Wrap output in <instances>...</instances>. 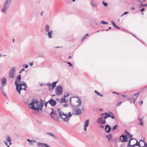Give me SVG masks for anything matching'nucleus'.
Wrapping results in <instances>:
<instances>
[{"instance_id": "nucleus-1", "label": "nucleus", "mask_w": 147, "mask_h": 147, "mask_svg": "<svg viewBox=\"0 0 147 147\" xmlns=\"http://www.w3.org/2000/svg\"><path fill=\"white\" fill-rule=\"evenodd\" d=\"M21 80V76L20 75L17 76L15 79V84L16 86V90L18 93L19 94H21V90H25L27 88L26 83L23 81L20 82V83H18V82Z\"/></svg>"}, {"instance_id": "nucleus-2", "label": "nucleus", "mask_w": 147, "mask_h": 147, "mask_svg": "<svg viewBox=\"0 0 147 147\" xmlns=\"http://www.w3.org/2000/svg\"><path fill=\"white\" fill-rule=\"evenodd\" d=\"M44 105V102L43 100H40L38 102L37 100L35 99L32 100L31 102L29 104V106L33 110L42 111Z\"/></svg>"}, {"instance_id": "nucleus-3", "label": "nucleus", "mask_w": 147, "mask_h": 147, "mask_svg": "<svg viewBox=\"0 0 147 147\" xmlns=\"http://www.w3.org/2000/svg\"><path fill=\"white\" fill-rule=\"evenodd\" d=\"M70 102L71 106L74 107H78L81 105L82 101L80 98L78 97L71 98Z\"/></svg>"}, {"instance_id": "nucleus-4", "label": "nucleus", "mask_w": 147, "mask_h": 147, "mask_svg": "<svg viewBox=\"0 0 147 147\" xmlns=\"http://www.w3.org/2000/svg\"><path fill=\"white\" fill-rule=\"evenodd\" d=\"M59 117L62 119L63 120L66 122H68L69 119L70 117L72 116L71 113L69 112L68 114L64 113L63 112L61 111L60 109H57Z\"/></svg>"}, {"instance_id": "nucleus-5", "label": "nucleus", "mask_w": 147, "mask_h": 147, "mask_svg": "<svg viewBox=\"0 0 147 147\" xmlns=\"http://www.w3.org/2000/svg\"><path fill=\"white\" fill-rule=\"evenodd\" d=\"M13 0H6L4 3L3 7L1 10V12L4 14H6L7 10L10 6Z\"/></svg>"}, {"instance_id": "nucleus-6", "label": "nucleus", "mask_w": 147, "mask_h": 147, "mask_svg": "<svg viewBox=\"0 0 147 147\" xmlns=\"http://www.w3.org/2000/svg\"><path fill=\"white\" fill-rule=\"evenodd\" d=\"M16 67H12L9 72V78L10 79L14 78L16 76Z\"/></svg>"}, {"instance_id": "nucleus-7", "label": "nucleus", "mask_w": 147, "mask_h": 147, "mask_svg": "<svg viewBox=\"0 0 147 147\" xmlns=\"http://www.w3.org/2000/svg\"><path fill=\"white\" fill-rule=\"evenodd\" d=\"M100 116L104 118L105 119H107L109 117L112 118L113 119H115L114 115L111 112H108L101 114H100Z\"/></svg>"}, {"instance_id": "nucleus-8", "label": "nucleus", "mask_w": 147, "mask_h": 147, "mask_svg": "<svg viewBox=\"0 0 147 147\" xmlns=\"http://www.w3.org/2000/svg\"><path fill=\"white\" fill-rule=\"evenodd\" d=\"M100 116L104 118L105 119H107L109 117L112 118L113 119H115L114 115L111 112H108L101 114H100Z\"/></svg>"}, {"instance_id": "nucleus-9", "label": "nucleus", "mask_w": 147, "mask_h": 147, "mask_svg": "<svg viewBox=\"0 0 147 147\" xmlns=\"http://www.w3.org/2000/svg\"><path fill=\"white\" fill-rule=\"evenodd\" d=\"M1 87H0V89L2 90L3 88L5 87L7 85V80L5 77H3L1 78Z\"/></svg>"}, {"instance_id": "nucleus-10", "label": "nucleus", "mask_w": 147, "mask_h": 147, "mask_svg": "<svg viewBox=\"0 0 147 147\" xmlns=\"http://www.w3.org/2000/svg\"><path fill=\"white\" fill-rule=\"evenodd\" d=\"M63 90L61 86L57 87L55 89V93L57 95L59 96L62 94Z\"/></svg>"}, {"instance_id": "nucleus-11", "label": "nucleus", "mask_w": 147, "mask_h": 147, "mask_svg": "<svg viewBox=\"0 0 147 147\" xmlns=\"http://www.w3.org/2000/svg\"><path fill=\"white\" fill-rule=\"evenodd\" d=\"M52 111L50 115L51 117L54 119L57 120L59 119L58 116L56 113L53 112V110L52 109Z\"/></svg>"}, {"instance_id": "nucleus-12", "label": "nucleus", "mask_w": 147, "mask_h": 147, "mask_svg": "<svg viewBox=\"0 0 147 147\" xmlns=\"http://www.w3.org/2000/svg\"><path fill=\"white\" fill-rule=\"evenodd\" d=\"M73 114L76 115H79L82 114L81 110L79 108L76 109L73 111Z\"/></svg>"}, {"instance_id": "nucleus-13", "label": "nucleus", "mask_w": 147, "mask_h": 147, "mask_svg": "<svg viewBox=\"0 0 147 147\" xmlns=\"http://www.w3.org/2000/svg\"><path fill=\"white\" fill-rule=\"evenodd\" d=\"M97 122L101 124H104L105 123V121L104 118H103L101 117H99L97 120Z\"/></svg>"}, {"instance_id": "nucleus-14", "label": "nucleus", "mask_w": 147, "mask_h": 147, "mask_svg": "<svg viewBox=\"0 0 147 147\" xmlns=\"http://www.w3.org/2000/svg\"><path fill=\"white\" fill-rule=\"evenodd\" d=\"M120 140L121 142H126L127 141V137L125 135H122L120 138Z\"/></svg>"}, {"instance_id": "nucleus-15", "label": "nucleus", "mask_w": 147, "mask_h": 147, "mask_svg": "<svg viewBox=\"0 0 147 147\" xmlns=\"http://www.w3.org/2000/svg\"><path fill=\"white\" fill-rule=\"evenodd\" d=\"M58 82V81H57L53 82L51 85L49 87V90L50 91L52 90L56 86V84Z\"/></svg>"}, {"instance_id": "nucleus-16", "label": "nucleus", "mask_w": 147, "mask_h": 147, "mask_svg": "<svg viewBox=\"0 0 147 147\" xmlns=\"http://www.w3.org/2000/svg\"><path fill=\"white\" fill-rule=\"evenodd\" d=\"M140 92H139L138 93H136L134 95L133 97H131L129 99L131 100L132 101L133 100H134V103H135V100L137 99L138 97L139 96V94Z\"/></svg>"}, {"instance_id": "nucleus-17", "label": "nucleus", "mask_w": 147, "mask_h": 147, "mask_svg": "<svg viewBox=\"0 0 147 147\" xmlns=\"http://www.w3.org/2000/svg\"><path fill=\"white\" fill-rule=\"evenodd\" d=\"M37 145L39 147H51L47 144L44 143H41L38 142H37Z\"/></svg>"}, {"instance_id": "nucleus-18", "label": "nucleus", "mask_w": 147, "mask_h": 147, "mask_svg": "<svg viewBox=\"0 0 147 147\" xmlns=\"http://www.w3.org/2000/svg\"><path fill=\"white\" fill-rule=\"evenodd\" d=\"M48 102L53 106H54L56 104V101L52 99L49 100Z\"/></svg>"}, {"instance_id": "nucleus-19", "label": "nucleus", "mask_w": 147, "mask_h": 147, "mask_svg": "<svg viewBox=\"0 0 147 147\" xmlns=\"http://www.w3.org/2000/svg\"><path fill=\"white\" fill-rule=\"evenodd\" d=\"M136 139H135L134 138H131V139L129 141V143H128L127 144V147H131V145H132V144H132V142H136Z\"/></svg>"}, {"instance_id": "nucleus-20", "label": "nucleus", "mask_w": 147, "mask_h": 147, "mask_svg": "<svg viewBox=\"0 0 147 147\" xmlns=\"http://www.w3.org/2000/svg\"><path fill=\"white\" fill-rule=\"evenodd\" d=\"M89 121V120H87L85 121L84 123V130L85 131H86L87 127L88 125Z\"/></svg>"}, {"instance_id": "nucleus-21", "label": "nucleus", "mask_w": 147, "mask_h": 147, "mask_svg": "<svg viewBox=\"0 0 147 147\" xmlns=\"http://www.w3.org/2000/svg\"><path fill=\"white\" fill-rule=\"evenodd\" d=\"M53 31L52 30H50V31L47 32V35L49 38H53Z\"/></svg>"}, {"instance_id": "nucleus-22", "label": "nucleus", "mask_w": 147, "mask_h": 147, "mask_svg": "<svg viewBox=\"0 0 147 147\" xmlns=\"http://www.w3.org/2000/svg\"><path fill=\"white\" fill-rule=\"evenodd\" d=\"M105 129L107 133H109L110 132L111 129V127L109 125H107L105 128Z\"/></svg>"}, {"instance_id": "nucleus-23", "label": "nucleus", "mask_w": 147, "mask_h": 147, "mask_svg": "<svg viewBox=\"0 0 147 147\" xmlns=\"http://www.w3.org/2000/svg\"><path fill=\"white\" fill-rule=\"evenodd\" d=\"M91 6L93 7L96 8L97 6V4L94 0H92L91 2Z\"/></svg>"}, {"instance_id": "nucleus-24", "label": "nucleus", "mask_w": 147, "mask_h": 147, "mask_svg": "<svg viewBox=\"0 0 147 147\" xmlns=\"http://www.w3.org/2000/svg\"><path fill=\"white\" fill-rule=\"evenodd\" d=\"M66 97V96L65 95L64 96V97L62 99H61L60 100V102L61 103H63L64 102H67L68 100H67L65 99V98Z\"/></svg>"}, {"instance_id": "nucleus-25", "label": "nucleus", "mask_w": 147, "mask_h": 147, "mask_svg": "<svg viewBox=\"0 0 147 147\" xmlns=\"http://www.w3.org/2000/svg\"><path fill=\"white\" fill-rule=\"evenodd\" d=\"M45 30L47 32H49L50 31V27L49 25L48 24H46V26L45 28Z\"/></svg>"}, {"instance_id": "nucleus-26", "label": "nucleus", "mask_w": 147, "mask_h": 147, "mask_svg": "<svg viewBox=\"0 0 147 147\" xmlns=\"http://www.w3.org/2000/svg\"><path fill=\"white\" fill-rule=\"evenodd\" d=\"M138 119L140 122V125L141 126H143L144 125V123L143 122V118H138Z\"/></svg>"}, {"instance_id": "nucleus-27", "label": "nucleus", "mask_w": 147, "mask_h": 147, "mask_svg": "<svg viewBox=\"0 0 147 147\" xmlns=\"http://www.w3.org/2000/svg\"><path fill=\"white\" fill-rule=\"evenodd\" d=\"M94 92L97 95L99 96H100L102 97L103 96V94L100 93L96 90H95Z\"/></svg>"}, {"instance_id": "nucleus-28", "label": "nucleus", "mask_w": 147, "mask_h": 147, "mask_svg": "<svg viewBox=\"0 0 147 147\" xmlns=\"http://www.w3.org/2000/svg\"><path fill=\"white\" fill-rule=\"evenodd\" d=\"M106 137L109 140L111 139V138H112V135L111 134H109L108 135H107L106 136Z\"/></svg>"}, {"instance_id": "nucleus-29", "label": "nucleus", "mask_w": 147, "mask_h": 147, "mask_svg": "<svg viewBox=\"0 0 147 147\" xmlns=\"http://www.w3.org/2000/svg\"><path fill=\"white\" fill-rule=\"evenodd\" d=\"M7 140L8 142H11V138L9 136H7Z\"/></svg>"}, {"instance_id": "nucleus-30", "label": "nucleus", "mask_w": 147, "mask_h": 147, "mask_svg": "<svg viewBox=\"0 0 147 147\" xmlns=\"http://www.w3.org/2000/svg\"><path fill=\"white\" fill-rule=\"evenodd\" d=\"M47 134L53 137L54 138L55 137V135H54L52 133H51L48 132L47 133Z\"/></svg>"}, {"instance_id": "nucleus-31", "label": "nucleus", "mask_w": 147, "mask_h": 147, "mask_svg": "<svg viewBox=\"0 0 147 147\" xmlns=\"http://www.w3.org/2000/svg\"><path fill=\"white\" fill-rule=\"evenodd\" d=\"M135 142L136 143L135 144L136 146H138L139 147H140L141 146L140 144V142L138 143V141L136 140Z\"/></svg>"}, {"instance_id": "nucleus-32", "label": "nucleus", "mask_w": 147, "mask_h": 147, "mask_svg": "<svg viewBox=\"0 0 147 147\" xmlns=\"http://www.w3.org/2000/svg\"><path fill=\"white\" fill-rule=\"evenodd\" d=\"M100 23L103 24H107L108 23L104 21H101L100 22Z\"/></svg>"}, {"instance_id": "nucleus-33", "label": "nucleus", "mask_w": 147, "mask_h": 147, "mask_svg": "<svg viewBox=\"0 0 147 147\" xmlns=\"http://www.w3.org/2000/svg\"><path fill=\"white\" fill-rule=\"evenodd\" d=\"M146 6H147V4H141L140 5V8L144 7H145Z\"/></svg>"}, {"instance_id": "nucleus-34", "label": "nucleus", "mask_w": 147, "mask_h": 147, "mask_svg": "<svg viewBox=\"0 0 147 147\" xmlns=\"http://www.w3.org/2000/svg\"><path fill=\"white\" fill-rule=\"evenodd\" d=\"M117 125H115L112 128V130L113 131L114 130L116 129L117 128Z\"/></svg>"}, {"instance_id": "nucleus-35", "label": "nucleus", "mask_w": 147, "mask_h": 147, "mask_svg": "<svg viewBox=\"0 0 147 147\" xmlns=\"http://www.w3.org/2000/svg\"><path fill=\"white\" fill-rule=\"evenodd\" d=\"M128 13H129V12L128 11L125 12L123 13V14H122V15H121V16L122 17L123 15L127 14H128Z\"/></svg>"}, {"instance_id": "nucleus-36", "label": "nucleus", "mask_w": 147, "mask_h": 147, "mask_svg": "<svg viewBox=\"0 0 147 147\" xmlns=\"http://www.w3.org/2000/svg\"><path fill=\"white\" fill-rule=\"evenodd\" d=\"M67 63L69 64V67H72V65L69 62H67Z\"/></svg>"}, {"instance_id": "nucleus-37", "label": "nucleus", "mask_w": 147, "mask_h": 147, "mask_svg": "<svg viewBox=\"0 0 147 147\" xmlns=\"http://www.w3.org/2000/svg\"><path fill=\"white\" fill-rule=\"evenodd\" d=\"M102 3L105 6H106L108 5V3H105V2H103Z\"/></svg>"}, {"instance_id": "nucleus-38", "label": "nucleus", "mask_w": 147, "mask_h": 147, "mask_svg": "<svg viewBox=\"0 0 147 147\" xmlns=\"http://www.w3.org/2000/svg\"><path fill=\"white\" fill-rule=\"evenodd\" d=\"M127 137L128 138H131L132 137V135L130 134H129L127 136Z\"/></svg>"}, {"instance_id": "nucleus-39", "label": "nucleus", "mask_w": 147, "mask_h": 147, "mask_svg": "<svg viewBox=\"0 0 147 147\" xmlns=\"http://www.w3.org/2000/svg\"><path fill=\"white\" fill-rule=\"evenodd\" d=\"M125 134L126 135H127V136L129 134V132H128V131L127 130H125Z\"/></svg>"}, {"instance_id": "nucleus-40", "label": "nucleus", "mask_w": 147, "mask_h": 147, "mask_svg": "<svg viewBox=\"0 0 147 147\" xmlns=\"http://www.w3.org/2000/svg\"><path fill=\"white\" fill-rule=\"evenodd\" d=\"M112 24L115 27L116 26V25L115 24V23L113 22H112Z\"/></svg>"}, {"instance_id": "nucleus-41", "label": "nucleus", "mask_w": 147, "mask_h": 147, "mask_svg": "<svg viewBox=\"0 0 147 147\" xmlns=\"http://www.w3.org/2000/svg\"><path fill=\"white\" fill-rule=\"evenodd\" d=\"M100 127L102 129H103L104 127V126L102 125H100Z\"/></svg>"}, {"instance_id": "nucleus-42", "label": "nucleus", "mask_w": 147, "mask_h": 147, "mask_svg": "<svg viewBox=\"0 0 147 147\" xmlns=\"http://www.w3.org/2000/svg\"><path fill=\"white\" fill-rule=\"evenodd\" d=\"M4 143L7 146V147H9V145H8V144L5 141H4Z\"/></svg>"}, {"instance_id": "nucleus-43", "label": "nucleus", "mask_w": 147, "mask_h": 147, "mask_svg": "<svg viewBox=\"0 0 147 147\" xmlns=\"http://www.w3.org/2000/svg\"><path fill=\"white\" fill-rule=\"evenodd\" d=\"M122 103V102H119L116 105L118 107L119 105H120L121 104V103Z\"/></svg>"}, {"instance_id": "nucleus-44", "label": "nucleus", "mask_w": 147, "mask_h": 147, "mask_svg": "<svg viewBox=\"0 0 147 147\" xmlns=\"http://www.w3.org/2000/svg\"><path fill=\"white\" fill-rule=\"evenodd\" d=\"M68 106V105L67 103L64 104L63 105V106L65 107H66Z\"/></svg>"}, {"instance_id": "nucleus-45", "label": "nucleus", "mask_w": 147, "mask_h": 147, "mask_svg": "<svg viewBox=\"0 0 147 147\" xmlns=\"http://www.w3.org/2000/svg\"><path fill=\"white\" fill-rule=\"evenodd\" d=\"M138 1L141 3L144 2L145 0H138Z\"/></svg>"}, {"instance_id": "nucleus-46", "label": "nucleus", "mask_w": 147, "mask_h": 147, "mask_svg": "<svg viewBox=\"0 0 147 147\" xmlns=\"http://www.w3.org/2000/svg\"><path fill=\"white\" fill-rule=\"evenodd\" d=\"M143 103V101L142 100L140 102H139V104L140 105H142V104Z\"/></svg>"}, {"instance_id": "nucleus-47", "label": "nucleus", "mask_w": 147, "mask_h": 147, "mask_svg": "<svg viewBox=\"0 0 147 147\" xmlns=\"http://www.w3.org/2000/svg\"><path fill=\"white\" fill-rule=\"evenodd\" d=\"M47 85L49 86H50L51 85V84L50 83H48L47 84Z\"/></svg>"}, {"instance_id": "nucleus-48", "label": "nucleus", "mask_w": 147, "mask_h": 147, "mask_svg": "<svg viewBox=\"0 0 147 147\" xmlns=\"http://www.w3.org/2000/svg\"><path fill=\"white\" fill-rule=\"evenodd\" d=\"M28 67V65H26L24 66V67L26 68H27Z\"/></svg>"}, {"instance_id": "nucleus-49", "label": "nucleus", "mask_w": 147, "mask_h": 147, "mask_svg": "<svg viewBox=\"0 0 147 147\" xmlns=\"http://www.w3.org/2000/svg\"><path fill=\"white\" fill-rule=\"evenodd\" d=\"M29 64L30 66H32L33 65V62H32L31 63H29Z\"/></svg>"}, {"instance_id": "nucleus-50", "label": "nucleus", "mask_w": 147, "mask_h": 147, "mask_svg": "<svg viewBox=\"0 0 147 147\" xmlns=\"http://www.w3.org/2000/svg\"><path fill=\"white\" fill-rule=\"evenodd\" d=\"M131 10H134L135 9V8L134 7H131Z\"/></svg>"}, {"instance_id": "nucleus-51", "label": "nucleus", "mask_w": 147, "mask_h": 147, "mask_svg": "<svg viewBox=\"0 0 147 147\" xmlns=\"http://www.w3.org/2000/svg\"><path fill=\"white\" fill-rule=\"evenodd\" d=\"M136 146V145H135V144H132V145H131V147H135V146Z\"/></svg>"}, {"instance_id": "nucleus-52", "label": "nucleus", "mask_w": 147, "mask_h": 147, "mask_svg": "<svg viewBox=\"0 0 147 147\" xmlns=\"http://www.w3.org/2000/svg\"><path fill=\"white\" fill-rule=\"evenodd\" d=\"M145 10V9L144 8H143L142 9H141V10H140V11H144Z\"/></svg>"}, {"instance_id": "nucleus-53", "label": "nucleus", "mask_w": 147, "mask_h": 147, "mask_svg": "<svg viewBox=\"0 0 147 147\" xmlns=\"http://www.w3.org/2000/svg\"><path fill=\"white\" fill-rule=\"evenodd\" d=\"M48 102L47 103H45V106L46 107L47 106V103H48Z\"/></svg>"}, {"instance_id": "nucleus-54", "label": "nucleus", "mask_w": 147, "mask_h": 147, "mask_svg": "<svg viewBox=\"0 0 147 147\" xmlns=\"http://www.w3.org/2000/svg\"><path fill=\"white\" fill-rule=\"evenodd\" d=\"M69 95H70V94H69V93H67L66 94V95H65L66 96V97H68L69 96Z\"/></svg>"}, {"instance_id": "nucleus-55", "label": "nucleus", "mask_w": 147, "mask_h": 147, "mask_svg": "<svg viewBox=\"0 0 147 147\" xmlns=\"http://www.w3.org/2000/svg\"><path fill=\"white\" fill-rule=\"evenodd\" d=\"M32 142L33 143H34L36 142V141L35 140H31V142Z\"/></svg>"}, {"instance_id": "nucleus-56", "label": "nucleus", "mask_w": 147, "mask_h": 147, "mask_svg": "<svg viewBox=\"0 0 147 147\" xmlns=\"http://www.w3.org/2000/svg\"><path fill=\"white\" fill-rule=\"evenodd\" d=\"M27 141H28L29 142V143L30 142H31V140H29V139H27Z\"/></svg>"}, {"instance_id": "nucleus-57", "label": "nucleus", "mask_w": 147, "mask_h": 147, "mask_svg": "<svg viewBox=\"0 0 147 147\" xmlns=\"http://www.w3.org/2000/svg\"><path fill=\"white\" fill-rule=\"evenodd\" d=\"M25 70V69L24 68H23L21 70V71H24Z\"/></svg>"}, {"instance_id": "nucleus-58", "label": "nucleus", "mask_w": 147, "mask_h": 147, "mask_svg": "<svg viewBox=\"0 0 147 147\" xmlns=\"http://www.w3.org/2000/svg\"><path fill=\"white\" fill-rule=\"evenodd\" d=\"M113 93H114V94H117V95H119V94H118V93H117V92H113Z\"/></svg>"}, {"instance_id": "nucleus-59", "label": "nucleus", "mask_w": 147, "mask_h": 147, "mask_svg": "<svg viewBox=\"0 0 147 147\" xmlns=\"http://www.w3.org/2000/svg\"><path fill=\"white\" fill-rule=\"evenodd\" d=\"M86 35L84 36L82 40L84 39V38H85L86 37Z\"/></svg>"}, {"instance_id": "nucleus-60", "label": "nucleus", "mask_w": 147, "mask_h": 147, "mask_svg": "<svg viewBox=\"0 0 147 147\" xmlns=\"http://www.w3.org/2000/svg\"><path fill=\"white\" fill-rule=\"evenodd\" d=\"M122 96L123 97H126V95H122Z\"/></svg>"}, {"instance_id": "nucleus-61", "label": "nucleus", "mask_w": 147, "mask_h": 147, "mask_svg": "<svg viewBox=\"0 0 147 147\" xmlns=\"http://www.w3.org/2000/svg\"><path fill=\"white\" fill-rule=\"evenodd\" d=\"M115 28H118V29H119V28L117 26H116L115 27Z\"/></svg>"}, {"instance_id": "nucleus-62", "label": "nucleus", "mask_w": 147, "mask_h": 147, "mask_svg": "<svg viewBox=\"0 0 147 147\" xmlns=\"http://www.w3.org/2000/svg\"><path fill=\"white\" fill-rule=\"evenodd\" d=\"M33 144L32 142H30V143H29V144Z\"/></svg>"}, {"instance_id": "nucleus-63", "label": "nucleus", "mask_w": 147, "mask_h": 147, "mask_svg": "<svg viewBox=\"0 0 147 147\" xmlns=\"http://www.w3.org/2000/svg\"><path fill=\"white\" fill-rule=\"evenodd\" d=\"M89 35V34H86V36H88Z\"/></svg>"}, {"instance_id": "nucleus-64", "label": "nucleus", "mask_w": 147, "mask_h": 147, "mask_svg": "<svg viewBox=\"0 0 147 147\" xmlns=\"http://www.w3.org/2000/svg\"><path fill=\"white\" fill-rule=\"evenodd\" d=\"M71 58V56H70L68 57V59H69Z\"/></svg>"}]
</instances>
